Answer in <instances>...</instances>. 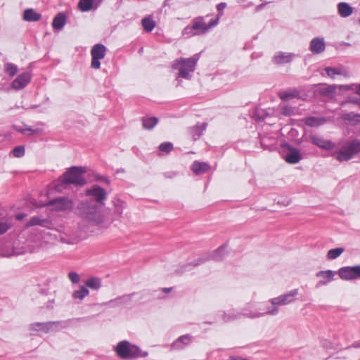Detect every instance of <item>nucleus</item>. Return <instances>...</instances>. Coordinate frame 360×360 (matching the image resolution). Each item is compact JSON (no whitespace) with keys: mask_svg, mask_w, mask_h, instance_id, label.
<instances>
[{"mask_svg":"<svg viewBox=\"0 0 360 360\" xmlns=\"http://www.w3.org/2000/svg\"><path fill=\"white\" fill-rule=\"evenodd\" d=\"M299 294V289L295 288L288 291L285 293L274 297L269 300V303L271 304L266 307V310H262L260 308V311H254L248 314V316L252 318H260L266 315L276 316L279 312V307L285 306L293 303L297 300V296Z\"/></svg>","mask_w":360,"mask_h":360,"instance_id":"obj_1","label":"nucleus"},{"mask_svg":"<svg viewBox=\"0 0 360 360\" xmlns=\"http://www.w3.org/2000/svg\"><path fill=\"white\" fill-rule=\"evenodd\" d=\"M85 172V169L82 167H70L58 179L56 188L58 190L65 189L72 184L75 186H84L86 184V180L82 174Z\"/></svg>","mask_w":360,"mask_h":360,"instance_id":"obj_2","label":"nucleus"},{"mask_svg":"<svg viewBox=\"0 0 360 360\" xmlns=\"http://www.w3.org/2000/svg\"><path fill=\"white\" fill-rule=\"evenodd\" d=\"M114 351L121 359L131 360L137 358H144L148 355L146 351H142L139 347L131 344L127 340H122L114 347Z\"/></svg>","mask_w":360,"mask_h":360,"instance_id":"obj_3","label":"nucleus"},{"mask_svg":"<svg viewBox=\"0 0 360 360\" xmlns=\"http://www.w3.org/2000/svg\"><path fill=\"white\" fill-rule=\"evenodd\" d=\"M219 20H211L208 23L205 22V17L198 16L192 20L191 25L186 26L182 32L186 37H191L207 33L209 30L218 24Z\"/></svg>","mask_w":360,"mask_h":360,"instance_id":"obj_4","label":"nucleus"},{"mask_svg":"<svg viewBox=\"0 0 360 360\" xmlns=\"http://www.w3.org/2000/svg\"><path fill=\"white\" fill-rule=\"evenodd\" d=\"M198 59V54L188 58H180L176 59L173 62L172 68L178 70L179 77L190 79L191 78V73L194 72Z\"/></svg>","mask_w":360,"mask_h":360,"instance_id":"obj_5","label":"nucleus"},{"mask_svg":"<svg viewBox=\"0 0 360 360\" xmlns=\"http://www.w3.org/2000/svg\"><path fill=\"white\" fill-rule=\"evenodd\" d=\"M80 215L95 224H100L103 222L104 217L100 209L95 204L91 202H82L78 206Z\"/></svg>","mask_w":360,"mask_h":360,"instance_id":"obj_6","label":"nucleus"},{"mask_svg":"<svg viewBox=\"0 0 360 360\" xmlns=\"http://www.w3.org/2000/svg\"><path fill=\"white\" fill-rule=\"evenodd\" d=\"M360 153V141L354 139L344 144L338 151L332 153V156L340 162L348 161Z\"/></svg>","mask_w":360,"mask_h":360,"instance_id":"obj_7","label":"nucleus"},{"mask_svg":"<svg viewBox=\"0 0 360 360\" xmlns=\"http://www.w3.org/2000/svg\"><path fill=\"white\" fill-rule=\"evenodd\" d=\"M254 311H260V308L255 307L253 304L248 303L242 310V311H236L235 310H232L227 312H224L222 314V319L224 322L233 321L241 319L242 317L254 319L255 318H252L248 316V314Z\"/></svg>","mask_w":360,"mask_h":360,"instance_id":"obj_8","label":"nucleus"},{"mask_svg":"<svg viewBox=\"0 0 360 360\" xmlns=\"http://www.w3.org/2000/svg\"><path fill=\"white\" fill-rule=\"evenodd\" d=\"M68 326L67 321H48V322H36L30 326V330L35 331H42L44 333H49L52 331H58L61 328H65Z\"/></svg>","mask_w":360,"mask_h":360,"instance_id":"obj_9","label":"nucleus"},{"mask_svg":"<svg viewBox=\"0 0 360 360\" xmlns=\"http://www.w3.org/2000/svg\"><path fill=\"white\" fill-rule=\"evenodd\" d=\"M106 48L101 44L94 45L91 50V67L94 69H99L101 67L100 60L104 58Z\"/></svg>","mask_w":360,"mask_h":360,"instance_id":"obj_10","label":"nucleus"},{"mask_svg":"<svg viewBox=\"0 0 360 360\" xmlns=\"http://www.w3.org/2000/svg\"><path fill=\"white\" fill-rule=\"evenodd\" d=\"M338 274L341 279L345 281L360 278V265L341 267L338 271Z\"/></svg>","mask_w":360,"mask_h":360,"instance_id":"obj_11","label":"nucleus"},{"mask_svg":"<svg viewBox=\"0 0 360 360\" xmlns=\"http://www.w3.org/2000/svg\"><path fill=\"white\" fill-rule=\"evenodd\" d=\"M47 205L51 206L56 211L70 210L73 207V202L65 197H60L50 200Z\"/></svg>","mask_w":360,"mask_h":360,"instance_id":"obj_12","label":"nucleus"},{"mask_svg":"<svg viewBox=\"0 0 360 360\" xmlns=\"http://www.w3.org/2000/svg\"><path fill=\"white\" fill-rule=\"evenodd\" d=\"M14 218L6 210L0 207V235L5 233L13 226Z\"/></svg>","mask_w":360,"mask_h":360,"instance_id":"obj_13","label":"nucleus"},{"mask_svg":"<svg viewBox=\"0 0 360 360\" xmlns=\"http://www.w3.org/2000/svg\"><path fill=\"white\" fill-rule=\"evenodd\" d=\"M135 294V292L125 294L122 296L117 297L116 298L110 300L108 302H105L102 304L109 306L110 307H118L120 306L129 304L131 302V299Z\"/></svg>","mask_w":360,"mask_h":360,"instance_id":"obj_14","label":"nucleus"},{"mask_svg":"<svg viewBox=\"0 0 360 360\" xmlns=\"http://www.w3.org/2000/svg\"><path fill=\"white\" fill-rule=\"evenodd\" d=\"M226 245H221V247H219L216 250L209 253L206 258H200V259H199V260L198 261V262H196L195 264V266L199 265V264L205 262L206 260H208L210 259H213L214 261H221V259H223V258L226 255Z\"/></svg>","mask_w":360,"mask_h":360,"instance_id":"obj_15","label":"nucleus"},{"mask_svg":"<svg viewBox=\"0 0 360 360\" xmlns=\"http://www.w3.org/2000/svg\"><path fill=\"white\" fill-rule=\"evenodd\" d=\"M32 75L30 72H26L19 75L11 84L13 89L20 90L24 89L31 81Z\"/></svg>","mask_w":360,"mask_h":360,"instance_id":"obj_16","label":"nucleus"},{"mask_svg":"<svg viewBox=\"0 0 360 360\" xmlns=\"http://www.w3.org/2000/svg\"><path fill=\"white\" fill-rule=\"evenodd\" d=\"M193 340V337L189 334L179 337L170 345L171 350H181L189 345Z\"/></svg>","mask_w":360,"mask_h":360,"instance_id":"obj_17","label":"nucleus"},{"mask_svg":"<svg viewBox=\"0 0 360 360\" xmlns=\"http://www.w3.org/2000/svg\"><path fill=\"white\" fill-rule=\"evenodd\" d=\"M86 194L94 197L96 202L100 203H103L107 195L105 190L98 185H95L90 189L86 190Z\"/></svg>","mask_w":360,"mask_h":360,"instance_id":"obj_18","label":"nucleus"},{"mask_svg":"<svg viewBox=\"0 0 360 360\" xmlns=\"http://www.w3.org/2000/svg\"><path fill=\"white\" fill-rule=\"evenodd\" d=\"M295 54L288 52L278 51L273 57V62L277 65H284L291 63Z\"/></svg>","mask_w":360,"mask_h":360,"instance_id":"obj_19","label":"nucleus"},{"mask_svg":"<svg viewBox=\"0 0 360 360\" xmlns=\"http://www.w3.org/2000/svg\"><path fill=\"white\" fill-rule=\"evenodd\" d=\"M326 49V44L323 37H315L311 39L309 50L314 54H319Z\"/></svg>","mask_w":360,"mask_h":360,"instance_id":"obj_20","label":"nucleus"},{"mask_svg":"<svg viewBox=\"0 0 360 360\" xmlns=\"http://www.w3.org/2000/svg\"><path fill=\"white\" fill-rule=\"evenodd\" d=\"M207 127L206 123H198L188 129V133L192 139L195 141L200 139Z\"/></svg>","mask_w":360,"mask_h":360,"instance_id":"obj_21","label":"nucleus"},{"mask_svg":"<svg viewBox=\"0 0 360 360\" xmlns=\"http://www.w3.org/2000/svg\"><path fill=\"white\" fill-rule=\"evenodd\" d=\"M289 153L285 155V160L290 164H296L301 160V155L299 150L290 146H288Z\"/></svg>","mask_w":360,"mask_h":360,"instance_id":"obj_22","label":"nucleus"},{"mask_svg":"<svg viewBox=\"0 0 360 360\" xmlns=\"http://www.w3.org/2000/svg\"><path fill=\"white\" fill-rule=\"evenodd\" d=\"M311 140L314 145L326 150L332 149L335 146L334 143L331 141L326 140L319 136H312L311 137Z\"/></svg>","mask_w":360,"mask_h":360,"instance_id":"obj_23","label":"nucleus"},{"mask_svg":"<svg viewBox=\"0 0 360 360\" xmlns=\"http://www.w3.org/2000/svg\"><path fill=\"white\" fill-rule=\"evenodd\" d=\"M335 272L331 270L320 271L316 273V276L319 278H323L326 281H320L317 283L316 286L319 287L327 284L329 281H331L334 278Z\"/></svg>","mask_w":360,"mask_h":360,"instance_id":"obj_24","label":"nucleus"},{"mask_svg":"<svg viewBox=\"0 0 360 360\" xmlns=\"http://www.w3.org/2000/svg\"><path fill=\"white\" fill-rule=\"evenodd\" d=\"M210 169V165L203 162L194 161L191 166V170L196 175L205 173Z\"/></svg>","mask_w":360,"mask_h":360,"instance_id":"obj_25","label":"nucleus"},{"mask_svg":"<svg viewBox=\"0 0 360 360\" xmlns=\"http://www.w3.org/2000/svg\"><path fill=\"white\" fill-rule=\"evenodd\" d=\"M328 77L334 79L335 75H342L344 77H348V72L344 69L343 68H333V67H327L325 69Z\"/></svg>","mask_w":360,"mask_h":360,"instance_id":"obj_26","label":"nucleus"},{"mask_svg":"<svg viewBox=\"0 0 360 360\" xmlns=\"http://www.w3.org/2000/svg\"><path fill=\"white\" fill-rule=\"evenodd\" d=\"M338 10L339 15L342 18L349 17L353 13V8L345 2L339 3Z\"/></svg>","mask_w":360,"mask_h":360,"instance_id":"obj_27","label":"nucleus"},{"mask_svg":"<svg viewBox=\"0 0 360 360\" xmlns=\"http://www.w3.org/2000/svg\"><path fill=\"white\" fill-rule=\"evenodd\" d=\"M41 17V14L35 12L32 8L26 9L23 13V20L27 22L38 21Z\"/></svg>","mask_w":360,"mask_h":360,"instance_id":"obj_28","label":"nucleus"},{"mask_svg":"<svg viewBox=\"0 0 360 360\" xmlns=\"http://www.w3.org/2000/svg\"><path fill=\"white\" fill-rule=\"evenodd\" d=\"M51 223L48 219H41L39 217H33L30 219L27 224V226H41L43 227L50 228Z\"/></svg>","mask_w":360,"mask_h":360,"instance_id":"obj_29","label":"nucleus"},{"mask_svg":"<svg viewBox=\"0 0 360 360\" xmlns=\"http://www.w3.org/2000/svg\"><path fill=\"white\" fill-rule=\"evenodd\" d=\"M85 287L94 290H98L101 287V280L97 277H91L85 281Z\"/></svg>","mask_w":360,"mask_h":360,"instance_id":"obj_30","label":"nucleus"},{"mask_svg":"<svg viewBox=\"0 0 360 360\" xmlns=\"http://www.w3.org/2000/svg\"><path fill=\"white\" fill-rule=\"evenodd\" d=\"M278 96L283 101H288L298 97L299 91L295 89L283 91L279 92Z\"/></svg>","mask_w":360,"mask_h":360,"instance_id":"obj_31","label":"nucleus"},{"mask_svg":"<svg viewBox=\"0 0 360 360\" xmlns=\"http://www.w3.org/2000/svg\"><path fill=\"white\" fill-rule=\"evenodd\" d=\"M89 295V290L84 285H81L78 290L72 292V297L74 300L82 301Z\"/></svg>","mask_w":360,"mask_h":360,"instance_id":"obj_32","label":"nucleus"},{"mask_svg":"<svg viewBox=\"0 0 360 360\" xmlns=\"http://www.w3.org/2000/svg\"><path fill=\"white\" fill-rule=\"evenodd\" d=\"M65 24V15L60 13H58L53 20L52 26L54 29L61 30Z\"/></svg>","mask_w":360,"mask_h":360,"instance_id":"obj_33","label":"nucleus"},{"mask_svg":"<svg viewBox=\"0 0 360 360\" xmlns=\"http://www.w3.org/2000/svg\"><path fill=\"white\" fill-rule=\"evenodd\" d=\"M158 122V119L155 117H146L142 118V125L146 129H152Z\"/></svg>","mask_w":360,"mask_h":360,"instance_id":"obj_34","label":"nucleus"},{"mask_svg":"<svg viewBox=\"0 0 360 360\" xmlns=\"http://www.w3.org/2000/svg\"><path fill=\"white\" fill-rule=\"evenodd\" d=\"M326 121L323 117H309L305 119V124L309 127H317L324 124Z\"/></svg>","mask_w":360,"mask_h":360,"instance_id":"obj_35","label":"nucleus"},{"mask_svg":"<svg viewBox=\"0 0 360 360\" xmlns=\"http://www.w3.org/2000/svg\"><path fill=\"white\" fill-rule=\"evenodd\" d=\"M141 25L144 30L149 32L154 29L155 22L150 16H148L141 20Z\"/></svg>","mask_w":360,"mask_h":360,"instance_id":"obj_36","label":"nucleus"},{"mask_svg":"<svg viewBox=\"0 0 360 360\" xmlns=\"http://www.w3.org/2000/svg\"><path fill=\"white\" fill-rule=\"evenodd\" d=\"M344 251L345 249L343 248L330 249L327 253V258L330 260L335 259L340 257Z\"/></svg>","mask_w":360,"mask_h":360,"instance_id":"obj_37","label":"nucleus"},{"mask_svg":"<svg viewBox=\"0 0 360 360\" xmlns=\"http://www.w3.org/2000/svg\"><path fill=\"white\" fill-rule=\"evenodd\" d=\"M94 0H80L78 6L83 12L90 11L93 7Z\"/></svg>","mask_w":360,"mask_h":360,"instance_id":"obj_38","label":"nucleus"},{"mask_svg":"<svg viewBox=\"0 0 360 360\" xmlns=\"http://www.w3.org/2000/svg\"><path fill=\"white\" fill-rule=\"evenodd\" d=\"M336 91V86L335 85H328L323 86L320 89V93L322 95L327 96H331Z\"/></svg>","mask_w":360,"mask_h":360,"instance_id":"obj_39","label":"nucleus"},{"mask_svg":"<svg viewBox=\"0 0 360 360\" xmlns=\"http://www.w3.org/2000/svg\"><path fill=\"white\" fill-rule=\"evenodd\" d=\"M4 70L11 77H13L18 72V66L13 63H7L5 64Z\"/></svg>","mask_w":360,"mask_h":360,"instance_id":"obj_40","label":"nucleus"},{"mask_svg":"<svg viewBox=\"0 0 360 360\" xmlns=\"http://www.w3.org/2000/svg\"><path fill=\"white\" fill-rule=\"evenodd\" d=\"M279 108L281 114L284 116H290L295 113V108L290 105H280Z\"/></svg>","mask_w":360,"mask_h":360,"instance_id":"obj_41","label":"nucleus"},{"mask_svg":"<svg viewBox=\"0 0 360 360\" xmlns=\"http://www.w3.org/2000/svg\"><path fill=\"white\" fill-rule=\"evenodd\" d=\"M16 129L23 134H37L41 132V129L39 128L25 127L23 129L17 128Z\"/></svg>","mask_w":360,"mask_h":360,"instance_id":"obj_42","label":"nucleus"},{"mask_svg":"<svg viewBox=\"0 0 360 360\" xmlns=\"http://www.w3.org/2000/svg\"><path fill=\"white\" fill-rule=\"evenodd\" d=\"M25 152V147L23 146H19L15 147L12 151L11 153L13 155L15 158H21L24 156Z\"/></svg>","mask_w":360,"mask_h":360,"instance_id":"obj_43","label":"nucleus"},{"mask_svg":"<svg viewBox=\"0 0 360 360\" xmlns=\"http://www.w3.org/2000/svg\"><path fill=\"white\" fill-rule=\"evenodd\" d=\"M160 151L169 153L173 149V144L170 142H164L159 146Z\"/></svg>","mask_w":360,"mask_h":360,"instance_id":"obj_44","label":"nucleus"},{"mask_svg":"<svg viewBox=\"0 0 360 360\" xmlns=\"http://www.w3.org/2000/svg\"><path fill=\"white\" fill-rule=\"evenodd\" d=\"M68 278L73 284H77L80 281L79 275L75 271H70L68 275Z\"/></svg>","mask_w":360,"mask_h":360,"instance_id":"obj_45","label":"nucleus"},{"mask_svg":"<svg viewBox=\"0 0 360 360\" xmlns=\"http://www.w3.org/2000/svg\"><path fill=\"white\" fill-rule=\"evenodd\" d=\"M26 217L25 214L23 213H18L15 215V219L17 220L21 221Z\"/></svg>","mask_w":360,"mask_h":360,"instance_id":"obj_46","label":"nucleus"},{"mask_svg":"<svg viewBox=\"0 0 360 360\" xmlns=\"http://www.w3.org/2000/svg\"><path fill=\"white\" fill-rule=\"evenodd\" d=\"M226 6V3H220L217 5V9L218 11H222L224 10Z\"/></svg>","mask_w":360,"mask_h":360,"instance_id":"obj_47","label":"nucleus"},{"mask_svg":"<svg viewBox=\"0 0 360 360\" xmlns=\"http://www.w3.org/2000/svg\"><path fill=\"white\" fill-rule=\"evenodd\" d=\"M172 288H162V291L165 293H169L172 291Z\"/></svg>","mask_w":360,"mask_h":360,"instance_id":"obj_48","label":"nucleus"},{"mask_svg":"<svg viewBox=\"0 0 360 360\" xmlns=\"http://www.w3.org/2000/svg\"><path fill=\"white\" fill-rule=\"evenodd\" d=\"M261 144H262V146L263 148H264V149L269 148L268 146H266L264 144V139H261Z\"/></svg>","mask_w":360,"mask_h":360,"instance_id":"obj_49","label":"nucleus"},{"mask_svg":"<svg viewBox=\"0 0 360 360\" xmlns=\"http://www.w3.org/2000/svg\"><path fill=\"white\" fill-rule=\"evenodd\" d=\"M352 102L360 105V98H355L352 100Z\"/></svg>","mask_w":360,"mask_h":360,"instance_id":"obj_50","label":"nucleus"},{"mask_svg":"<svg viewBox=\"0 0 360 360\" xmlns=\"http://www.w3.org/2000/svg\"><path fill=\"white\" fill-rule=\"evenodd\" d=\"M356 93L360 96V84L358 86Z\"/></svg>","mask_w":360,"mask_h":360,"instance_id":"obj_51","label":"nucleus"},{"mask_svg":"<svg viewBox=\"0 0 360 360\" xmlns=\"http://www.w3.org/2000/svg\"><path fill=\"white\" fill-rule=\"evenodd\" d=\"M191 264H188L186 265V268L188 269V267H190Z\"/></svg>","mask_w":360,"mask_h":360,"instance_id":"obj_52","label":"nucleus"},{"mask_svg":"<svg viewBox=\"0 0 360 360\" xmlns=\"http://www.w3.org/2000/svg\"><path fill=\"white\" fill-rule=\"evenodd\" d=\"M359 22H360V18H359Z\"/></svg>","mask_w":360,"mask_h":360,"instance_id":"obj_53","label":"nucleus"}]
</instances>
